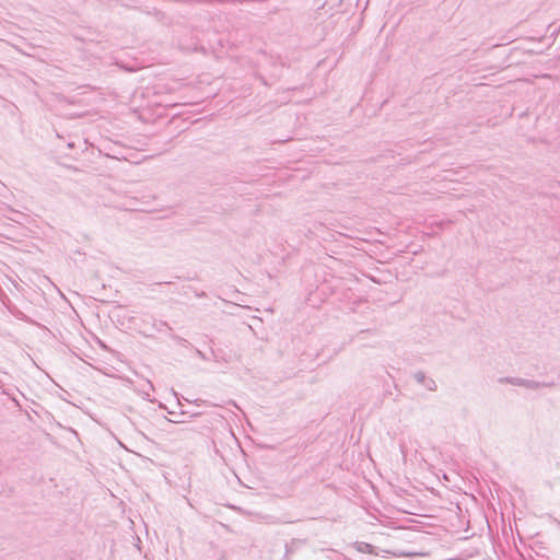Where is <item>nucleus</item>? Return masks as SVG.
<instances>
[{
	"label": "nucleus",
	"mask_w": 560,
	"mask_h": 560,
	"mask_svg": "<svg viewBox=\"0 0 560 560\" xmlns=\"http://www.w3.org/2000/svg\"><path fill=\"white\" fill-rule=\"evenodd\" d=\"M499 382L509 383L514 386L526 387L529 389H538V388L548 387L551 385L549 383H541V382H537L534 380L522 378V377H502L499 380Z\"/></svg>",
	"instance_id": "nucleus-1"
},
{
	"label": "nucleus",
	"mask_w": 560,
	"mask_h": 560,
	"mask_svg": "<svg viewBox=\"0 0 560 560\" xmlns=\"http://www.w3.org/2000/svg\"><path fill=\"white\" fill-rule=\"evenodd\" d=\"M163 328H166L170 331L172 330V328L170 327V325L166 322L156 320V319L152 318L151 328L147 327V322L143 320V330H142V332L145 336H151L154 331H162Z\"/></svg>",
	"instance_id": "nucleus-2"
},
{
	"label": "nucleus",
	"mask_w": 560,
	"mask_h": 560,
	"mask_svg": "<svg viewBox=\"0 0 560 560\" xmlns=\"http://www.w3.org/2000/svg\"><path fill=\"white\" fill-rule=\"evenodd\" d=\"M413 378L419 384L424 386L428 390L435 392L436 388H438L435 381L433 378H431V377H427L425 374L422 371H417L413 374Z\"/></svg>",
	"instance_id": "nucleus-3"
},
{
	"label": "nucleus",
	"mask_w": 560,
	"mask_h": 560,
	"mask_svg": "<svg viewBox=\"0 0 560 560\" xmlns=\"http://www.w3.org/2000/svg\"><path fill=\"white\" fill-rule=\"evenodd\" d=\"M373 546L368 542H358V550L362 552H372Z\"/></svg>",
	"instance_id": "nucleus-4"
},
{
	"label": "nucleus",
	"mask_w": 560,
	"mask_h": 560,
	"mask_svg": "<svg viewBox=\"0 0 560 560\" xmlns=\"http://www.w3.org/2000/svg\"><path fill=\"white\" fill-rule=\"evenodd\" d=\"M170 337L175 340L178 345L180 346H186L188 343V341L179 336H176V335H173L171 334Z\"/></svg>",
	"instance_id": "nucleus-5"
},
{
	"label": "nucleus",
	"mask_w": 560,
	"mask_h": 560,
	"mask_svg": "<svg viewBox=\"0 0 560 560\" xmlns=\"http://www.w3.org/2000/svg\"><path fill=\"white\" fill-rule=\"evenodd\" d=\"M145 385H147V387H148V390H144V389H143V397H144L147 400H151V399H150V393H149V390L153 389V385H152V383H151L150 381H147V382H145Z\"/></svg>",
	"instance_id": "nucleus-6"
},
{
	"label": "nucleus",
	"mask_w": 560,
	"mask_h": 560,
	"mask_svg": "<svg viewBox=\"0 0 560 560\" xmlns=\"http://www.w3.org/2000/svg\"><path fill=\"white\" fill-rule=\"evenodd\" d=\"M399 450L404 458L407 457V446L404 441L399 442Z\"/></svg>",
	"instance_id": "nucleus-7"
},
{
	"label": "nucleus",
	"mask_w": 560,
	"mask_h": 560,
	"mask_svg": "<svg viewBox=\"0 0 560 560\" xmlns=\"http://www.w3.org/2000/svg\"><path fill=\"white\" fill-rule=\"evenodd\" d=\"M68 147H69V148H72V147H73V143H72V142L68 143Z\"/></svg>",
	"instance_id": "nucleus-8"
}]
</instances>
